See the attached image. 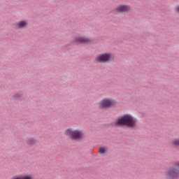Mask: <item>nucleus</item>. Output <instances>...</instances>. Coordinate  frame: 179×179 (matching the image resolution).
Here are the masks:
<instances>
[{"mask_svg":"<svg viewBox=\"0 0 179 179\" xmlns=\"http://www.w3.org/2000/svg\"><path fill=\"white\" fill-rule=\"evenodd\" d=\"M177 166V167L169 169L166 178L171 179L179 177V162H178Z\"/></svg>","mask_w":179,"mask_h":179,"instance_id":"20e7f679","label":"nucleus"},{"mask_svg":"<svg viewBox=\"0 0 179 179\" xmlns=\"http://www.w3.org/2000/svg\"><path fill=\"white\" fill-rule=\"evenodd\" d=\"M66 136L71 138L73 141H78V139H82L83 138V131L79 130H73L72 129H67L65 131Z\"/></svg>","mask_w":179,"mask_h":179,"instance_id":"f03ea898","label":"nucleus"},{"mask_svg":"<svg viewBox=\"0 0 179 179\" xmlns=\"http://www.w3.org/2000/svg\"><path fill=\"white\" fill-rule=\"evenodd\" d=\"M115 10L119 13H125V12H129V10H131V6L120 5L116 7Z\"/></svg>","mask_w":179,"mask_h":179,"instance_id":"423d86ee","label":"nucleus"},{"mask_svg":"<svg viewBox=\"0 0 179 179\" xmlns=\"http://www.w3.org/2000/svg\"><path fill=\"white\" fill-rule=\"evenodd\" d=\"M172 145L176 146V148H179V138H175L172 141Z\"/></svg>","mask_w":179,"mask_h":179,"instance_id":"1a4fd4ad","label":"nucleus"},{"mask_svg":"<svg viewBox=\"0 0 179 179\" xmlns=\"http://www.w3.org/2000/svg\"><path fill=\"white\" fill-rule=\"evenodd\" d=\"M99 153L101 155H104L106 153V148L104 147H101L99 148Z\"/></svg>","mask_w":179,"mask_h":179,"instance_id":"9d476101","label":"nucleus"},{"mask_svg":"<svg viewBox=\"0 0 179 179\" xmlns=\"http://www.w3.org/2000/svg\"><path fill=\"white\" fill-rule=\"evenodd\" d=\"M17 97H19V96L16 95V96H15V99H17Z\"/></svg>","mask_w":179,"mask_h":179,"instance_id":"ddd939ff","label":"nucleus"},{"mask_svg":"<svg viewBox=\"0 0 179 179\" xmlns=\"http://www.w3.org/2000/svg\"><path fill=\"white\" fill-rule=\"evenodd\" d=\"M74 41L77 44H87V43L90 42V40L83 37H76L75 38Z\"/></svg>","mask_w":179,"mask_h":179,"instance_id":"0eeeda50","label":"nucleus"},{"mask_svg":"<svg viewBox=\"0 0 179 179\" xmlns=\"http://www.w3.org/2000/svg\"><path fill=\"white\" fill-rule=\"evenodd\" d=\"M27 24V22L22 20L18 22L17 26L19 29H22V27H24V26H26Z\"/></svg>","mask_w":179,"mask_h":179,"instance_id":"6e6552de","label":"nucleus"},{"mask_svg":"<svg viewBox=\"0 0 179 179\" xmlns=\"http://www.w3.org/2000/svg\"><path fill=\"white\" fill-rule=\"evenodd\" d=\"M110 58H111V55L110 53H104V54L98 55L95 58V62L104 64L105 62H108V61H110Z\"/></svg>","mask_w":179,"mask_h":179,"instance_id":"39448f33","label":"nucleus"},{"mask_svg":"<svg viewBox=\"0 0 179 179\" xmlns=\"http://www.w3.org/2000/svg\"><path fill=\"white\" fill-rule=\"evenodd\" d=\"M113 106H114V101L108 98H104L99 103V107L101 109L110 108Z\"/></svg>","mask_w":179,"mask_h":179,"instance_id":"7ed1b4c3","label":"nucleus"},{"mask_svg":"<svg viewBox=\"0 0 179 179\" xmlns=\"http://www.w3.org/2000/svg\"><path fill=\"white\" fill-rule=\"evenodd\" d=\"M138 120L133 117L131 115H124L121 117H118L115 122L116 127H128L129 128H135Z\"/></svg>","mask_w":179,"mask_h":179,"instance_id":"f257e3e1","label":"nucleus"},{"mask_svg":"<svg viewBox=\"0 0 179 179\" xmlns=\"http://www.w3.org/2000/svg\"><path fill=\"white\" fill-rule=\"evenodd\" d=\"M20 178L21 179H31V178H30L29 176H25V177H21L20 176Z\"/></svg>","mask_w":179,"mask_h":179,"instance_id":"f8f14e48","label":"nucleus"},{"mask_svg":"<svg viewBox=\"0 0 179 179\" xmlns=\"http://www.w3.org/2000/svg\"><path fill=\"white\" fill-rule=\"evenodd\" d=\"M28 143H29V145H31V144L34 143V139L30 138V139L28 141Z\"/></svg>","mask_w":179,"mask_h":179,"instance_id":"9b49d317","label":"nucleus"}]
</instances>
